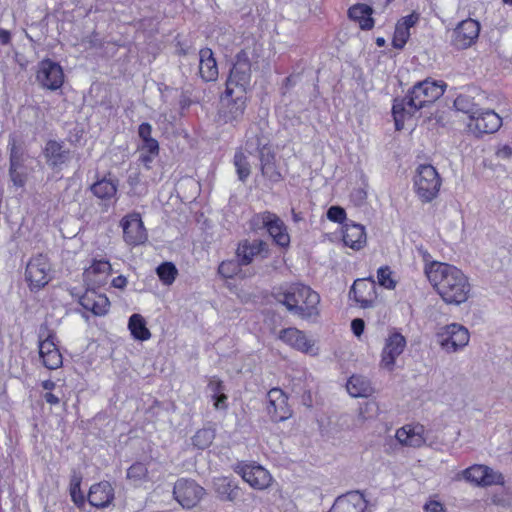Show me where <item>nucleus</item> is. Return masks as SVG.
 <instances>
[{
	"label": "nucleus",
	"instance_id": "3c124183",
	"mask_svg": "<svg viewBox=\"0 0 512 512\" xmlns=\"http://www.w3.org/2000/svg\"><path fill=\"white\" fill-rule=\"evenodd\" d=\"M57 346L53 341L52 335H49L45 340L40 341L39 344V355L40 358L45 356L47 353L57 350Z\"/></svg>",
	"mask_w": 512,
	"mask_h": 512
},
{
	"label": "nucleus",
	"instance_id": "f704fd0d",
	"mask_svg": "<svg viewBox=\"0 0 512 512\" xmlns=\"http://www.w3.org/2000/svg\"><path fill=\"white\" fill-rule=\"evenodd\" d=\"M92 193L100 199H110L117 192V183L111 179H102L91 186Z\"/></svg>",
	"mask_w": 512,
	"mask_h": 512
},
{
	"label": "nucleus",
	"instance_id": "1a4fd4ad",
	"mask_svg": "<svg viewBox=\"0 0 512 512\" xmlns=\"http://www.w3.org/2000/svg\"><path fill=\"white\" fill-rule=\"evenodd\" d=\"M437 337L443 350L447 353H455L468 345L470 334L463 325L452 323L443 327Z\"/></svg>",
	"mask_w": 512,
	"mask_h": 512
},
{
	"label": "nucleus",
	"instance_id": "6e6d98bb",
	"mask_svg": "<svg viewBox=\"0 0 512 512\" xmlns=\"http://www.w3.org/2000/svg\"><path fill=\"white\" fill-rule=\"evenodd\" d=\"M365 323L361 318H355L351 322V329L355 336L359 337L364 331Z\"/></svg>",
	"mask_w": 512,
	"mask_h": 512
},
{
	"label": "nucleus",
	"instance_id": "4468645a",
	"mask_svg": "<svg viewBox=\"0 0 512 512\" xmlns=\"http://www.w3.org/2000/svg\"><path fill=\"white\" fill-rule=\"evenodd\" d=\"M120 225L123 229V239L128 245L137 246L147 240V232L139 213L133 212L124 216Z\"/></svg>",
	"mask_w": 512,
	"mask_h": 512
},
{
	"label": "nucleus",
	"instance_id": "e2e57ef3",
	"mask_svg": "<svg viewBox=\"0 0 512 512\" xmlns=\"http://www.w3.org/2000/svg\"><path fill=\"white\" fill-rule=\"evenodd\" d=\"M11 40V34L8 30L0 28V42L3 45H7L10 43Z\"/></svg>",
	"mask_w": 512,
	"mask_h": 512
},
{
	"label": "nucleus",
	"instance_id": "bf43d9fd",
	"mask_svg": "<svg viewBox=\"0 0 512 512\" xmlns=\"http://www.w3.org/2000/svg\"><path fill=\"white\" fill-rule=\"evenodd\" d=\"M214 399V406L216 409H222L225 408V402L227 400V396L224 393H220L218 395H212Z\"/></svg>",
	"mask_w": 512,
	"mask_h": 512
},
{
	"label": "nucleus",
	"instance_id": "6e6552de",
	"mask_svg": "<svg viewBox=\"0 0 512 512\" xmlns=\"http://www.w3.org/2000/svg\"><path fill=\"white\" fill-rule=\"evenodd\" d=\"M245 145L244 149L250 155L264 152H271L270 147V132L268 128V122L266 120H260L250 124L245 134Z\"/></svg>",
	"mask_w": 512,
	"mask_h": 512
},
{
	"label": "nucleus",
	"instance_id": "ddd939ff",
	"mask_svg": "<svg viewBox=\"0 0 512 512\" xmlns=\"http://www.w3.org/2000/svg\"><path fill=\"white\" fill-rule=\"evenodd\" d=\"M36 80L43 88L55 91L64 82L62 67L50 59H44L38 64Z\"/></svg>",
	"mask_w": 512,
	"mask_h": 512
},
{
	"label": "nucleus",
	"instance_id": "c756f323",
	"mask_svg": "<svg viewBox=\"0 0 512 512\" xmlns=\"http://www.w3.org/2000/svg\"><path fill=\"white\" fill-rule=\"evenodd\" d=\"M373 11L372 6L358 3L348 9V17L358 22L362 30H370L374 26Z\"/></svg>",
	"mask_w": 512,
	"mask_h": 512
},
{
	"label": "nucleus",
	"instance_id": "9d476101",
	"mask_svg": "<svg viewBox=\"0 0 512 512\" xmlns=\"http://www.w3.org/2000/svg\"><path fill=\"white\" fill-rule=\"evenodd\" d=\"M25 279L31 290H40L51 280V265L43 254L31 258L25 270Z\"/></svg>",
	"mask_w": 512,
	"mask_h": 512
},
{
	"label": "nucleus",
	"instance_id": "c03bdc74",
	"mask_svg": "<svg viewBox=\"0 0 512 512\" xmlns=\"http://www.w3.org/2000/svg\"><path fill=\"white\" fill-rule=\"evenodd\" d=\"M377 279L379 285L386 289L396 287V281L392 278V271L389 266H382L377 270Z\"/></svg>",
	"mask_w": 512,
	"mask_h": 512
},
{
	"label": "nucleus",
	"instance_id": "423d86ee",
	"mask_svg": "<svg viewBox=\"0 0 512 512\" xmlns=\"http://www.w3.org/2000/svg\"><path fill=\"white\" fill-rule=\"evenodd\" d=\"M7 147L9 151V178L15 187L22 188L28 179V167L25 164L28 155L13 135L9 136Z\"/></svg>",
	"mask_w": 512,
	"mask_h": 512
},
{
	"label": "nucleus",
	"instance_id": "774afa93",
	"mask_svg": "<svg viewBox=\"0 0 512 512\" xmlns=\"http://www.w3.org/2000/svg\"><path fill=\"white\" fill-rule=\"evenodd\" d=\"M56 384L51 380H46L42 383V387L44 390L51 391L55 388Z\"/></svg>",
	"mask_w": 512,
	"mask_h": 512
},
{
	"label": "nucleus",
	"instance_id": "de8ad7c7",
	"mask_svg": "<svg viewBox=\"0 0 512 512\" xmlns=\"http://www.w3.org/2000/svg\"><path fill=\"white\" fill-rule=\"evenodd\" d=\"M504 483V477L501 473L494 471L492 468L487 466V473H485V476L483 478V484L482 486H490V485H497V484H503Z\"/></svg>",
	"mask_w": 512,
	"mask_h": 512
},
{
	"label": "nucleus",
	"instance_id": "9b49d317",
	"mask_svg": "<svg viewBox=\"0 0 512 512\" xmlns=\"http://www.w3.org/2000/svg\"><path fill=\"white\" fill-rule=\"evenodd\" d=\"M204 494L205 489L194 480L181 478L174 484V498L185 509L195 507L201 501Z\"/></svg>",
	"mask_w": 512,
	"mask_h": 512
},
{
	"label": "nucleus",
	"instance_id": "13d9d810",
	"mask_svg": "<svg viewBox=\"0 0 512 512\" xmlns=\"http://www.w3.org/2000/svg\"><path fill=\"white\" fill-rule=\"evenodd\" d=\"M208 389L213 393V395H218L222 393L223 384L219 380H211L208 384Z\"/></svg>",
	"mask_w": 512,
	"mask_h": 512
},
{
	"label": "nucleus",
	"instance_id": "49530a36",
	"mask_svg": "<svg viewBox=\"0 0 512 512\" xmlns=\"http://www.w3.org/2000/svg\"><path fill=\"white\" fill-rule=\"evenodd\" d=\"M41 359L43 365L50 370L57 369L62 365V355L58 349L52 351V353H47L45 356L41 357Z\"/></svg>",
	"mask_w": 512,
	"mask_h": 512
},
{
	"label": "nucleus",
	"instance_id": "39448f33",
	"mask_svg": "<svg viewBox=\"0 0 512 512\" xmlns=\"http://www.w3.org/2000/svg\"><path fill=\"white\" fill-rule=\"evenodd\" d=\"M441 184L442 179L435 167L430 164H421L417 167L414 187L422 202L429 203L434 200L439 194Z\"/></svg>",
	"mask_w": 512,
	"mask_h": 512
},
{
	"label": "nucleus",
	"instance_id": "0eeeda50",
	"mask_svg": "<svg viewBox=\"0 0 512 512\" xmlns=\"http://www.w3.org/2000/svg\"><path fill=\"white\" fill-rule=\"evenodd\" d=\"M251 224L254 228H265L273 241L280 247H288L290 236L284 222L274 213L264 211L253 216Z\"/></svg>",
	"mask_w": 512,
	"mask_h": 512
},
{
	"label": "nucleus",
	"instance_id": "79ce46f5",
	"mask_svg": "<svg viewBox=\"0 0 512 512\" xmlns=\"http://www.w3.org/2000/svg\"><path fill=\"white\" fill-rule=\"evenodd\" d=\"M215 438V433L212 429L203 428L196 432L192 437V443L198 449H205L211 445Z\"/></svg>",
	"mask_w": 512,
	"mask_h": 512
},
{
	"label": "nucleus",
	"instance_id": "f3484780",
	"mask_svg": "<svg viewBox=\"0 0 512 512\" xmlns=\"http://www.w3.org/2000/svg\"><path fill=\"white\" fill-rule=\"evenodd\" d=\"M267 413L271 421L278 423L288 419L292 411L288 405V397L280 388H272L267 393Z\"/></svg>",
	"mask_w": 512,
	"mask_h": 512
},
{
	"label": "nucleus",
	"instance_id": "bb28decb",
	"mask_svg": "<svg viewBox=\"0 0 512 512\" xmlns=\"http://www.w3.org/2000/svg\"><path fill=\"white\" fill-rule=\"evenodd\" d=\"M424 432L423 425H405L396 431V439L402 445L419 448L425 443Z\"/></svg>",
	"mask_w": 512,
	"mask_h": 512
},
{
	"label": "nucleus",
	"instance_id": "b1692460",
	"mask_svg": "<svg viewBox=\"0 0 512 512\" xmlns=\"http://www.w3.org/2000/svg\"><path fill=\"white\" fill-rule=\"evenodd\" d=\"M111 271L112 267L109 261L94 260L90 267L85 269L84 280L89 286H101L106 283Z\"/></svg>",
	"mask_w": 512,
	"mask_h": 512
},
{
	"label": "nucleus",
	"instance_id": "69168bd1",
	"mask_svg": "<svg viewBox=\"0 0 512 512\" xmlns=\"http://www.w3.org/2000/svg\"><path fill=\"white\" fill-rule=\"evenodd\" d=\"M44 399L47 403L51 404V405H56L60 402V399L54 395L53 393L51 392H47L44 394Z\"/></svg>",
	"mask_w": 512,
	"mask_h": 512
},
{
	"label": "nucleus",
	"instance_id": "ea45409f",
	"mask_svg": "<svg viewBox=\"0 0 512 512\" xmlns=\"http://www.w3.org/2000/svg\"><path fill=\"white\" fill-rule=\"evenodd\" d=\"M454 107L465 114L468 115L469 121H471V116H475L477 112L480 110V107L473 103L472 99L467 95H459L454 100Z\"/></svg>",
	"mask_w": 512,
	"mask_h": 512
},
{
	"label": "nucleus",
	"instance_id": "393cba45",
	"mask_svg": "<svg viewBox=\"0 0 512 512\" xmlns=\"http://www.w3.org/2000/svg\"><path fill=\"white\" fill-rule=\"evenodd\" d=\"M279 339L290 347L305 353L311 352L314 346V343L307 339L303 331L294 327L282 329L279 333Z\"/></svg>",
	"mask_w": 512,
	"mask_h": 512
},
{
	"label": "nucleus",
	"instance_id": "5fc2aeb1",
	"mask_svg": "<svg viewBox=\"0 0 512 512\" xmlns=\"http://www.w3.org/2000/svg\"><path fill=\"white\" fill-rule=\"evenodd\" d=\"M418 21V15L410 14L404 17L401 21H399L396 25L399 27H406V30L409 31L411 27H413Z\"/></svg>",
	"mask_w": 512,
	"mask_h": 512
},
{
	"label": "nucleus",
	"instance_id": "58836bf2",
	"mask_svg": "<svg viewBox=\"0 0 512 512\" xmlns=\"http://www.w3.org/2000/svg\"><path fill=\"white\" fill-rule=\"evenodd\" d=\"M485 473H487V466L473 465L463 470L461 475L466 481L482 486Z\"/></svg>",
	"mask_w": 512,
	"mask_h": 512
},
{
	"label": "nucleus",
	"instance_id": "473e14b6",
	"mask_svg": "<svg viewBox=\"0 0 512 512\" xmlns=\"http://www.w3.org/2000/svg\"><path fill=\"white\" fill-rule=\"evenodd\" d=\"M346 388L352 397H368L372 394L373 388L370 381L360 375H352L347 381Z\"/></svg>",
	"mask_w": 512,
	"mask_h": 512
},
{
	"label": "nucleus",
	"instance_id": "f257e3e1",
	"mask_svg": "<svg viewBox=\"0 0 512 512\" xmlns=\"http://www.w3.org/2000/svg\"><path fill=\"white\" fill-rule=\"evenodd\" d=\"M251 82V63L245 50L236 55V61L226 81L221 98L220 117L224 123L236 125L242 121L247 106V90Z\"/></svg>",
	"mask_w": 512,
	"mask_h": 512
},
{
	"label": "nucleus",
	"instance_id": "2f4dec72",
	"mask_svg": "<svg viewBox=\"0 0 512 512\" xmlns=\"http://www.w3.org/2000/svg\"><path fill=\"white\" fill-rule=\"evenodd\" d=\"M214 488L222 501L234 502L240 497V488L227 477L216 478Z\"/></svg>",
	"mask_w": 512,
	"mask_h": 512
},
{
	"label": "nucleus",
	"instance_id": "e433bc0d",
	"mask_svg": "<svg viewBox=\"0 0 512 512\" xmlns=\"http://www.w3.org/2000/svg\"><path fill=\"white\" fill-rule=\"evenodd\" d=\"M392 114L395 121L396 130H401L404 126L406 117H412L415 112H410L409 107L401 99L396 98L392 107Z\"/></svg>",
	"mask_w": 512,
	"mask_h": 512
},
{
	"label": "nucleus",
	"instance_id": "412c9836",
	"mask_svg": "<svg viewBox=\"0 0 512 512\" xmlns=\"http://www.w3.org/2000/svg\"><path fill=\"white\" fill-rule=\"evenodd\" d=\"M367 500L359 491H350L340 495L328 512H365Z\"/></svg>",
	"mask_w": 512,
	"mask_h": 512
},
{
	"label": "nucleus",
	"instance_id": "a19ab883",
	"mask_svg": "<svg viewBox=\"0 0 512 512\" xmlns=\"http://www.w3.org/2000/svg\"><path fill=\"white\" fill-rule=\"evenodd\" d=\"M156 273L164 285H171L176 279L178 270L172 262H164L157 267Z\"/></svg>",
	"mask_w": 512,
	"mask_h": 512
},
{
	"label": "nucleus",
	"instance_id": "f8f14e48",
	"mask_svg": "<svg viewBox=\"0 0 512 512\" xmlns=\"http://www.w3.org/2000/svg\"><path fill=\"white\" fill-rule=\"evenodd\" d=\"M502 125V118L493 110L482 109L475 116H471V121L467 127L469 131L477 137L484 134H492L499 130Z\"/></svg>",
	"mask_w": 512,
	"mask_h": 512
},
{
	"label": "nucleus",
	"instance_id": "4c0bfd02",
	"mask_svg": "<svg viewBox=\"0 0 512 512\" xmlns=\"http://www.w3.org/2000/svg\"><path fill=\"white\" fill-rule=\"evenodd\" d=\"M127 479H129L135 486L148 481V468L141 462H135L127 470Z\"/></svg>",
	"mask_w": 512,
	"mask_h": 512
},
{
	"label": "nucleus",
	"instance_id": "a878e982",
	"mask_svg": "<svg viewBox=\"0 0 512 512\" xmlns=\"http://www.w3.org/2000/svg\"><path fill=\"white\" fill-rule=\"evenodd\" d=\"M114 499V489L108 481H103L91 486L88 493V502L97 508H104Z\"/></svg>",
	"mask_w": 512,
	"mask_h": 512
},
{
	"label": "nucleus",
	"instance_id": "c85d7f7f",
	"mask_svg": "<svg viewBox=\"0 0 512 512\" xmlns=\"http://www.w3.org/2000/svg\"><path fill=\"white\" fill-rule=\"evenodd\" d=\"M343 242L346 246L360 250L366 244V233L364 226L346 222L343 231Z\"/></svg>",
	"mask_w": 512,
	"mask_h": 512
},
{
	"label": "nucleus",
	"instance_id": "603ef678",
	"mask_svg": "<svg viewBox=\"0 0 512 512\" xmlns=\"http://www.w3.org/2000/svg\"><path fill=\"white\" fill-rule=\"evenodd\" d=\"M141 152H146L151 155H158L159 143L156 139H151L142 143Z\"/></svg>",
	"mask_w": 512,
	"mask_h": 512
},
{
	"label": "nucleus",
	"instance_id": "338daca9",
	"mask_svg": "<svg viewBox=\"0 0 512 512\" xmlns=\"http://www.w3.org/2000/svg\"><path fill=\"white\" fill-rule=\"evenodd\" d=\"M493 502L497 505H500V506H509L510 505V500H505V499H502L500 498L499 496L495 495L493 497Z\"/></svg>",
	"mask_w": 512,
	"mask_h": 512
},
{
	"label": "nucleus",
	"instance_id": "680f3d73",
	"mask_svg": "<svg viewBox=\"0 0 512 512\" xmlns=\"http://www.w3.org/2000/svg\"><path fill=\"white\" fill-rule=\"evenodd\" d=\"M512 155V148L508 145H504L497 151V156L502 159H508Z\"/></svg>",
	"mask_w": 512,
	"mask_h": 512
},
{
	"label": "nucleus",
	"instance_id": "dca6fc26",
	"mask_svg": "<svg viewBox=\"0 0 512 512\" xmlns=\"http://www.w3.org/2000/svg\"><path fill=\"white\" fill-rule=\"evenodd\" d=\"M480 24L471 18L459 23L452 33L451 44L458 50L469 48L478 39Z\"/></svg>",
	"mask_w": 512,
	"mask_h": 512
},
{
	"label": "nucleus",
	"instance_id": "20e7f679",
	"mask_svg": "<svg viewBox=\"0 0 512 512\" xmlns=\"http://www.w3.org/2000/svg\"><path fill=\"white\" fill-rule=\"evenodd\" d=\"M446 87L444 81L427 78L414 84L401 100L408 105L410 112L416 113L438 100L444 94Z\"/></svg>",
	"mask_w": 512,
	"mask_h": 512
},
{
	"label": "nucleus",
	"instance_id": "5701e85b",
	"mask_svg": "<svg viewBox=\"0 0 512 512\" xmlns=\"http://www.w3.org/2000/svg\"><path fill=\"white\" fill-rule=\"evenodd\" d=\"M80 305L96 316H104L110 308V301L105 294L97 293L94 288H88L79 299Z\"/></svg>",
	"mask_w": 512,
	"mask_h": 512
},
{
	"label": "nucleus",
	"instance_id": "7ed1b4c3",
	"mask_svg": "<svg viewBox=\"0 0 512 512\" xmlns=\"http://www.w3.org/2000/svg\"><path fill=\"white\" fill-rule=\"evenodd\" d=\"M276 299L285 305L291 314L302 319H309L319 314V294L302 283H293L281 289L277 292Z\"/></svg>",
	"mask_w": 512,
	"mask_h": 512
},
{
	"label": "nucleus",
	"instance_id": "6ab92c4d",
	"mask_svg": "<svg viewBox=\"0 0 512 512\" xmlns=\"http://www.w3.org/2000/svg\"><path fill=\"white\" fill-rule=\"evenodd\" d=\"M349 296L362 308L372 307L377 299L375 280L372 277L355 280L349 291Z\"/></svg>",
	"mask_w": 512,
	"mask_h": 512
},
{
	"label": "nucleus",
	"instance_id": "4d7b16f0",
	"mask_svg": "<svg viewBox=\"0 0 512 512\" xmlns=\"http://www.w3.org/2000/svg\"><path fill=\"white\" fill-rule=\"evenodd\" d=\"M425 512H445L443 505L438 501H430L424 506Z\"/></svg>",
	"mask_w": 512,
	"mask_h": 512
},
{
	"label": "nucleus",
	"instance_id": "2eb2a0df",
	"mask_svg": "<svg viewBox=\"0 0 512 512\" xmlns=\"http://www.w3.org/2000/svg\"><path fill=\"white\" fill-rule=\"evenodd\" d=\"M234 471L252 488L258 490L267 488L272 480L270 473L260 465L241 462L235 466Z\"/></svg>",
	"mask_w": 512,
	"mask_h": 512
},
{
	"label": "nucleus",
	"instance_id": "09e8293b",
	"mask_svg": "<svg viewBox=\"0 0 512 512\" xmlns=\"http://www.w3.org/2000/svg\"><path fill=\"white\" fill-rule=\"evenodd\" d=\"M327 218L336 223H343L346 220V212L340 206H331L327 211Z\"/></svg>",
	"mask_w": 512,
	"mask_h": 512
},
{
	"label": "nucleus",
	"instance_id": "a211bd4d",
	"mask_svg": "<svg viewBox=\"0 0 512 512\" xmlns=\"http://www.w3.org/2000/svg\"><path fill=\"white\" fill-rule=\"evenodd\" d=\"M46 164L53 170H61L71 159V151L65 147L63 141L50 139L43 149Z\"/></svg>",
	"mask_w": 512,
	"mask_h": 512
},
{
	"label": "nucleus",
	"instance_id": "37998d69",
	"mask_svg": "<svg viewBox=\"0 0 512 512\" xmlns=\"http://www.w3.org/2000/svg\"><path fill=\"white\" fill-rule=\"evenodd\" d=\"M242 263L237 258V260H226L220 263L218 267V274L223 278H233L241 271Z\"/></svg>",
	"mask_w": 512,
	"mask_h": 512
},
{
	"label": "nucleus",
	"instance_id": "a18cd8bd",
	"mask_svg": "<svg viewBox=\"0 0 512 512\" xmlns=\"http://www.w3.org/2000/svg\"><path fill=\"white\" fill-rule=\"evenodd\" d=\"M410 37V32L406 30V27H399L396 25L395 32L392 40V45L396 49L404 48Z\"/></svg>",
	"mask_w": 512,
	"mask_h": 512
},
{
	"label": "nucleus",
	"instance_id": "72a5a7b5",
	"mask_svg": "<svg viewBox=\"0 0 512 512\" xmlns=\"http://www.w3.org/2000/svg\"><path fill=\"white\" fill-rule=\"evenodd\" d=\"M128 328L132 336L137 340L145 341L151 336L150 331L146 327V322L140 314H133L130 316Z\"/></svg>",
	"mask_w": 512,
	"mask_h": 512
},
{
	"label": "nucleus",
	"instance_id": "8fccbe9b",
	"mask_svg": "<svg viewBox=\"0 0 512 512\" xmlns=\"http://www.w3.org/2000/svg\"><path fill=\"white\" fill-rule=\"evenodd\" d=\"M70 495L77 506L84 504L85 499L80 490V480L72 481L70 484Z\"/></svg>",
	"mask_w": 512,
	"mask_h": 512
},
{
	"label": "nucleus",
	"instance_id": "f03ea898",
	"mask_svg": "<svg viewBox=\"0 0 512 512\" xmlns=\"http://www.w3.org/2000/svg\"><path fill=\"white\" fill-rule=\"evenodd\" d=\"M424 272L444 303L459 306L469 299L472 286L468 276L458 267L432 261L425 265Z\"/></svg>",
	"mask_w": 512,
	"mask_h": 512
},
{
	"label": "nucleus",
	"instance_id": "0e129e2a",
	"mask_svg": "<svg viewBox=\"0 0 512 512\" xmlns=\"http://www.w3.org/2000/svg\"><path fill=\"white\" fill-rule=\"evenodd\" d=\"M156 155H151L149 153H146V152H142L141 153V156H140V160L141 162L147 167V168H150L149 164L153 161V158L155 157Z\"/></svg>",
	"mask_w": 512,
	"mask_h": 512
},
{
	"label": "nucleus",
	"instance_id": "4be33fe9",
	"mask_svg": "<svg viewBox=\"0 0 512 512\" xmlns=\"http://www.w3.org/2000/svg\"><path fill=\"white\" fill-rule=\"evenodd\" d=\"M270 254L268 244L263 240H244L239 243L236 256L241 261L242 265H249L255 256L267 258Z\"/></svg>",
	"mask_w": 512,
	"mask_h": 512
},
{
	"label": "nucleus",
	"instance_id": "052dcab7",
	"mask_svg": "<svg viewBox=\"0 0 512 512\" xmlns=\"http://www.w3.org/2000/svg\"><path fill=\"white\" fill-rule=\"evenodd\" d=\"M111 284L115 288L124 289L126 287V285H127V279H126V277L120 275V276L115 277L112 280Z\"/></svg>",
	"mask_w": 512,
	"mask_h": 512
},
{
	"label": "nucleus",
	"instance_id": "aec40b11",
	"mask_svg": "<svg viewBox=\"0 0 512 512\" xmlns=\"http://www.w3.org/2000/svg\"><path fill=\"white\" fill-rule=\"evenodd\" d=\"M406 347V339L399 332H393L385 341L381 355V365L391 371L394 368L396 358L400 356Z\"/></svg>",
	"mask_w": 512,
	"mask_h": 512
},
{
	"label": "nucleus",
	"instance_id": "cd10ccee",
	"mask_svg": "<svg viewBox=\"0 0 512 512\" xmlns=\"http://www.w3.org/2000/svg\"><path fill=\"white\" fill-rule=\"evenodd\" d=\"M199 74L206 81H215L218 78V67L213 51L203 48L199 51Z\"/></svg>",
	"mask_w": 512,
	"mask_h": 512
},
{
	"label": "nucleus",
	"instance_id": "864d4df0",
	"mask_svg": "<svg viewBox=\"0 0 512 512\" xmlns=\"http://www.w3.org/2000/svg\"><path fill=\"white\" fill-rule=\"evenodd\" d=\"M151 133H152V126L149 123L145 122V123L140 124V126L138 128V135H139L140 139L142 140V143L153 139V137L151 136Z\"/></svg>",
	"mask_w": 512,
	"mask_h": 512
},
{
	"label": "nucleus",
	"instance_id": "c9c22d12",
	"mask_svg": "<svg viewBox=\"0 0 512 512\" xmlns=\"http://www.w3.org/2000/svg\"><path fill=\"white\" fill-rule=\"evenodd\" d=\"M233 163L236 168L238 179L243 183L246 182L251 174V165L248 161V157L242 150H237L235 152Z\"/></svg>",
	"mask_w": 512,
	"mask_h": 512
},
{
	"label": "nucleus",
	"instance_id": "7c9ffc66",
	"mask_svg": "<svg viewBox=\"0 0 512 512\" xmlns=\"http://www.w3.org/2000/svg\"><path fill=\"white\" fill-rule=\"evenodd\" d=\"M259 157L262 176L271 183H278L283 176L276 165V155L273 151L261 153Z\"/></svg>",
	"mask_w": 512,
	"mask_h": 512
}]
</instances>
